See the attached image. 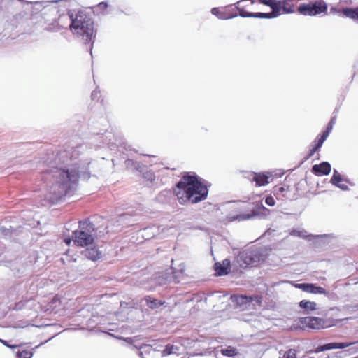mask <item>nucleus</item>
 Returning <instances> with one entry per match:
<instances>
[{"label": "nucleus", "instance_id": "obj_47", "mask_svg": "<svg viewBox=\"0 0 358 358\" xmlns=\"http://www.w3.org/2000/svg\"><path fill=\"white\" fill-rule=\"evenodd\" d=\"M318 150L317 149V148H315V146H313L310 150H309V153L308 155V157H307V159L310 158V157H312L315 153V152H317Z\"/></svg>", "mask_w": 358, "mask_h": 358}, {"label": "nucleus", "instance_id": "obj_49", "mask_svg": "<svg viewBox=\"0 0 358 358\" xmlns=\"http://www.w3.org/2000/svg\"><path fill=\"white\" fill-rule=\"evenodd\" d=\"M85 145H80L78 146L73 151V156L75 155L76 152H79L80 150H84V148H85Z\"/></svg>", "mask_w": 358, "mask_h": 358}, {"label": "nucleus", "instance_id": "obj_57", "mask_svg": "<svg viewBox=\"0 0 358 358\" xmlns=\"http://www.w3.org/2000/svg\"><path fill=\"white\" fill-rule=\"evenodd\" d=\"M357 308H358V305H357Z\"/></svg>", "mask_w": 358, "mask_h": 358}, {"label": "nucleus", "instance_id": "obj_43", "mask_svg": "<svg viewBox=\"0 0 358 358\" xmlns=\"http://www.w3.org/2000/svg\"><path fill=\"white\" fill-rule=\"evenodd\" d=\"M117 147H118L119 151L122 152V153H124V150L128 151V149L124 143H120V144L117 145Z\"/></svg>", "mask_w": 358, "mask_h": 358}, {"label": "nucleus", "instance_id": "obj_25", "mask_svg": "<svg viewBox=\"0 0 358 358\" xmlns=\"http://www.w3.org/2000/svg\"><path fill=\"white\" fill-rule=\"evenodd\" d=\"M343 14L348 17L358 20V8L344 9Z\"/></svg>", "mask_w": 358, "mask_h": 358}, {"label": "nucleus", "instance_id": "obj_18", "mask_svg": "<svg viewBox=\"0 0 358 358\" xmlns=\"http://www.w3.org/2000/svg\"><path fill=\"white\" fill-rule=\"evenodd\" d=\"M126 166L131 171H137L138 172H143L145 169V165L140 164L138 162L134 161L131 159H127L125 161Z\"/></svg>", "mask_w": 358, "mask_h": 358}, {"label": "nucleus", "instance_id": "obj_54", "mask_svg": "<svg viewBox=\"0 0 358 358\" xmlns=\"http://www.w3.org/2000/svg\"><path fill=\"white\" fill-rule=\"evenodd\" d=\"M48 3L47 1H43L41 3Z\"/></svg>", "mask_w": 358, "mask_h": 358}, {"label": "nucleus", "instance_id": "obj_31", "mask_svg": "<svg viewBox=\"0 0 358 358\" xmlns=\"http://www.w3.org/2000/svg\"><path fill=\"white\" fill-rule=\"evenodd\" d=\"M291 234L303 238H308L310 237V235H308L304 230L294 229L291 232Z\"/></svg>", "mask_w": 358, "mask_h": 358}, {"label": "nucleus", "instance_id": "obj_33", "mask_svg": "<svg viewBox=\"0 0 358 358\" xmlns=\"http://www.w3.org/2000/svg\"><path fill=\"white\" fill-rule=\"evenodd\" d=\"M282 358H297L296 357V351L294 349H289L286 351L283 355Z\"/></svg>", "mask_w": 358, "mask_h": 358}, {"label": "nucleus", "instance_id": "obj_23", "mask_svg": "<svg viewBox=\"0 0 358 358\" xmlns=\"http://www.w3.org/2000/svg\"><path fill=\"white\" fill-rule=\"evenodd\" d=\"M211 13L213 15L217 16L220 20H227L237 17V14L233 15L231 16H227L224 13L220 12L218 8H212Z\"/></svg>", "mask_w": 358, "mask_h": 358}, {"label": "nucleus", "instance_id": "obj_14", "mask_svg": "<svg viewBox=\"0 0 358 358\" xmlns=\"http://www.w3.org/2000/svg\"><path fill=\"white\" fill-rule=\"evenodd\" d=\"M82 254L87 259L96 261L101 257V252H100L96 248H87L83 252Z\"/></svg>", "mask_w": 358, "mask_h": 358}, {"label": "nucleus", "instance_id": "obj_29", "mask_svg": "<svg viewBox=\"0 0 358 358\" xmlns=\"http://www.w3.org/2000/svg\"><path fill=\"white\" fill-rule=\"evenodd\" d=\"M108 6V5L106 2L102 1L94 8V13H96L97 14L103 13Z\"/></svg>", "mask_w": 358, "mask_h": 358}, {"label": "nucleus", "instance_id": "obj_36", "mask_svg": "<svg viewBox=\"0 0 358 358\" xmlns=\"http://www.w3.org/2000/svg\"><path fill=\"white\" fill-rule=\"evenodd\" d=\"M236 8L239 11L237 16L239 15L242 17H252V13L247 12V11L244 10L243 9L239 8L238 7H236Z\"/></svg>", "mask_w": 358, "mask_h": 358}, {"label": "nucleus", "instance_id": "obj_35", "mask_svg": "<svg viewBox=\"0 0 358 358\" xmlns=\"http://www.w3.org/2000/svg\"><path fill=\"white\" fill-rule=\"evenodd\" d=\"M261 3L268 6L271 7L272 10L275 6L277 0H258Z\"/></svg>", "mask_w": 358, "mask_h": 358}, {"label": "nucleus", "instance_id": "obj_40", "mask_svg": "<svg viewBox=\"0 0 358 358\" xmlns=\"http://www.w3.org/2000/svg\"><path fill=\"white\" fill-rule=\"evenodd\" d=\"M151 350V347L150 345H144L143 347L141 348V351L139 352V355L141 357H142V358H144L142 355H143V352H150V350Z\"/></svg>", "mask_w": 358, "mask_h": 358}, {"label": "nucleus", "instance_id": "obj_19", "mask_svg": "<svg viewBox=\"0 0 358 358\" xmlns=\"http://www.w3.org/2000/svg\"><path fill=\"white\" fill-rule=\"evenodd\" d=\"M180 351V347L174 344H168L162 352L163 357L168 356L170 355H178Z\"/></svg>", "mask_w": 358, "mask_h": 358}, {"label": "nucleus", "instance_id": "obj_53", "mask_svg": "<svg viewBox=\"0 0 358 358\" xmlns=\"http://www.w3.org/2000/svg\"><path fill=\"white\" fill-rule=\"evenodd\" d=\"M59 1L58 0H55V1H52V3H57Z\"/></svg>", "mask_w": 358, "mask_h": 358}, {"label": "nucleus", "instance_id": "obj_34", "mask_svg": "<svg viewBox=\"0 0 358 358\" xmlns=\"http://www.w3.org/2000/svg\"><path fill=\"white\" fill-rule=\"evenodd\" d=\"M286 191V189L282 186H275L274 188V194L277 196H280L281 194L282 196H285L284 192Z\"/></svg>", "mask_w": 358, "mask_h": 358}, {"label": "nucleus", "instance_id": "obj_48", "mask_svg": "<svg viewBox=\"0 0 358 358\" xmlns=\"http://www.w3.org/2000/svg\"><path fill=\"white\" fill-rule=\"evenodd\" d=\"M324 141H322L320 138H317V143H315V145H314L315 148H317V150H319L322 144L324 143Z\"/></svg>", "mask_w": 358, "mask_h": 358}, {"label": "nucleus", "instance_id": "obj_3", "mask_svg": "<svg viewBox=\"0 0 358 358\" xmlns=\"http://www.w3.org/2000/svg\"><path fill=\"white\" fill-rule=\"evenodd\" d=\"M71 19L70 29L72 33L80 37L85 45L90 43L86 47L92 57V48L94 43V23L90 14L85 11L79 10L73 17V14L69 15Z\"/></svg>", "mask_w": 358, "mask_h": 358}, {"label": "nucleus", "instance_id": "obj_44", "mask_svg": "<svg viewBox=\"0 0 358 358\" xmlns=\"http://www.w3.org/2000/svg\"><path fill=\"white\" fill-rule=\"evenodd\" d=\"M0 231L5 236H8L10 234V229L5 227H0Z\"/></svg>", "mask_w": 358, "mask_h": 358}, {"label": "nucleus", "instance_id": "obj_6", "mask_svg": "<svg viewBox=\"0 0 358 358\" xmlns=\"http://www.w3.org/2000/svg\"><path fill=\"white\" fill-rule=\"evenodd\" d=\"M259 260V255L256 250L243 251L240 252L237 257V262L242 268H246L249 266H255Z\"/></svg>", "mask_w": 358, "mask_h": 358}, {"label": "nucleus", "instance_id": "obj_37", "mask_svg": "<svg viewBox=\"0 0 358 358\" xmlns=\"http://www.w3.org/2000/svg\"><path fill=\"white\" fill-rule=\"evenodd\" d=\"M303 287H305L303 292L314 294L315 285L310 284V283H306L305 285L303 286Z\"/></svg>", "mask_w": 358, "mask_h": 358}, {"label": "nucleus", "instance_id": "obj_24", "mask_svg": "<svg viewBox=\"0 0 358 358\" xmlns=\"http://www.w3.org/2000/svg\"><path fill=\"white\" fill-rule=\"evenodd\" d=\"M276 12L272 10L270 13H252V17L271 19L276 17Z\"/></svg>", "mask_w": 358, "mask_h": 358}, {"label": "nucleus", "instance_id": "obj_22", "mask_svg": "<svg viewBox=\"0 0 358 358\" xmlns=\"http://www.w3.org/2000/svg\"><path fill=\"white\" fill-rule=\"evenodd\" d=\"M159 229L155 226L143 229L142 231V236L148 239L155 236L158 232Z\"/></svg>", "mask_w": 358, "mask_h": 358}, {"label": "nucleus", "instance_id": "obj_41", "mask_svg": "<svg viewBox=\"0 0 358 358\" xmlns=\"http://www.w3.org/2000/svg\"><path fill=\"white\" fill-rule=\"evenodd\" d=\"M325 293H326V290L323 287L315 285L314 294H323Z\"/></svg>", "mask_w": 358, "mask_h": 358}, {"label": "nucleus", "instance_id": "obj_9", "mask_svg": "<svg viewBox=\"0 0 358 358\" xmlns=\"http://www.w3.org/2000/svg\"><path fill=\"white\" fill-rule=\"evenodd\" d=\"M92 322H96V326L95 327L96 331L101 333H104L108 336H112V334L110 332L112 331V322H110V318L108 316L102 315L101 317H93L90 322V324Z\"/></svg>", "mask_w": 358, "mask_h": 358}, {"label": "nucleus", "instance_id": "obj_13", "mask_svg": "<svg viewBox=\"0 0 358 358\" xmlns=\"http://www.w3.org/2000/svg\"><path fill=\"white\" fill-rule=\"evenodd\" d=\"M312 171L317 176L328 175L331 171V165L329 162H323L318 165H314Z\"/></svg>", "mask_w": 358, "mask_h": 358}, {"label": "nucleus", "instance_id": "obj_30", "mask_svg": "<svg viewBox=\"0 0 358 358\" xmlns=\"http://www.w3.org/2000/svg\"><path fill=\"white\" fill-rule=\"evenodd\" d=\"M34 352L30 350H22L17 352V358H31Z\"/></svg>", "mask_w": 358, "mask_h": 358}, {"label": "nucleus", "instance_id": "obj_27", "mask_svg": "<svg viewBox=\"0 0 358 358\" xmlns=\"http://www.w3.org/2000/svg\"><path fill=\"white\" fill-rule=\"evenodd\" d=\"M348 182V181L347 180L343 179L341 174L336 170H334V174L331 178V182L333 185H336L338 184V182Z\"/></svg>", "mask_w": 358, "mask_h": 358}, {"label": "nucleus", "instance_id": "obj_2", "mask_svg": "<svg viewBox=\"0 0 358 358\" xmlns=\"http://www.w3.org/2000/svg\"><path fill=\"white\" fill-rule=\"evenodd\" d=\"M174 191L180 204L199 203L205 200L208 193L206 185L194 174L183 176Z\"/></svg>", "mask_w": 358, "mask_h": 358}, {"label": "nucleus", "instance_id": "obj_45", "mask_svg": "<svg viewBox=\"0 0 358 358\" xmlns=\"http://www.w3.org/2000/svg\"><path fill=\"white\" fill-rule=\"evenodd\" d=\"M335 120H336L335 117L331 118V120H330V122L328 124L327 129L331 131L333 126L335 124Z\"/></svg>", "mask_w": 358, "mask_h": 358}, {"label": "nucleus", "instance_id": "obj_1", "mask_svg": "<svg viewBox=\"0 0 358 358\" xmlns=\"http://www.w3.org/2000/svg\"><path fill=\"white\" fill-rule=\"evenodd\" d=\"M36 169L42 173V180L47 189L45 199L56 203L76 190L80 176L89 177L90 162L76 160L69 157L65 150L51 154L45 160L37 162Z\"/></svg>", "mask_w": 358, "mask_h": 358}, {"label": "nucleus", "instance_id": "obj_42", "mask_svg": "<svg viewBox=\"0 0 358 358\" xmlns=\"http://www.w3.org/2000/svg\"><path fill=\"white\" fill-rule=\"evenodd\" d=\"M330 132H331L330 131H329L328 129H326V131H324L322 133V134L321 135V136L319 138H320L323 141H325L326 139L327 138V137L329 136Z\"/></svg>", "mask_w": 358, "mask_h": 358}, {"label": "nucleus", "instance_id": "obj_17", "mask_svg": "<svg viewBox=\"0 0 358 358\" xmlns=\"http://www.w3.org/2000/svg\"><path fill=\"white\" fill-rule=\"evenodd\" d=\"M256 208H257V210H253L252 214H240V215H237L236 217H234L231 219V220H238V221L249 220L252 216L258 214L257 210L268 211V209L265 208L262 203H260V204L257 203L256 205Z\"/></svg>", "mask_w": 358, "mask_h": 358}, {"label": "nucleus", "instance_id": "obj_21", "mask_svg": "<svg viewBox=\"0 0 358 358\" xmlns=\"http://www.w3.org/2000/svg\"><path fill=\"white\" fill-rule=\"evenodd\" d=\"M299 306L306 310L308 313L310 311H313L317 309V303L313 301H309L306 300H302L299 303Z\"/></svg>", "mask_w": 358, "mask_h": 358}, {"label": "nucleus", "instance_id": "obj_32", "mask_svg": "<svg viewBox=\"0 0 358 358\" xmlns=\"http://www.w3.org/2000/svg\"><path fill=\"white\" fill-rule=\"evenodd\" d=\"M29 302V301H20L17 303H15V306L12 308L13 310H20L26 307V305Z\"/></svg>", "mask_w": 358, "mask_h": 358}, {"label": "nucleus", "instance_id": "obj_46", "mask_svg": "<svg viewBox=\"0 0 358 358\" xmlns=\"http://www.w3.org/2000/svg\"><path fill=\"white\" fill-rule=\"evenodd\" d=\"M336 186L342 190H348V189L347 185L343 183V182H338V184L336 185Z\"/></svg>", "mask_w": 358, "mask_h": 358}, {"label": "nucleus", "instance_id": "obj_38", "mask_svg": "<svg viewBox=\"0 0 358 358\" xmlns=\"http://www.w3.org/2000/svg\"><path fill=\"white\" fill-rule=\"evenodd\" d=\"M266 203L269 206H273L275 204V201L272 196H268L266 198Z\"/></svg>", "mask_w": 358, "mask_h": 358}, {"label": "nucleus", "instance_id": "obj_8", "mask_svg": "<svg viewBox=\"0 0 358 358\" xmlns=\"http://www.w3.org/2000/svg\"><path fill=\"white\" fill-rule=\"evenodd\" d=\"M326 5H321L317 3H302L299 6L298 11L304 15H316L327 10Z\"/></svg>", "mask_w": 358, "mask_h": 358}, {"label": "nucleus", "instance_id": "obj_4", "mask_svg": "<svg viewBox=\"0 0 358 358\" xmlns=\"http://www.w3.org/2000/svg\"><path fill=\"white\" fill-rule=\"evenodd\" d=\"M95 235L94 224L89 219H86L79 222V228L73 232L72 239L75 244L87 247L94 243Z\"/></svg>", "mask_w": 358, "mask_h": 358}, {"label": "nucleus", "instance_id": "obj_15", "mask_svg": "<svg viewBox=\"0 0 358 358\" xmlns=\"http://www.w3.org/2000/svg\"><path fill=\"white\" fill-rule=\"evenodd\" d=\"M215 271L218 275H223L229 273L231 270L230 261L225 259L222 261V263L215 264Z\"/></svg>", "mask_w": 358, "mask_h": 358}, {"label": "nucleus", "instance_id": "obj_28", "mask_svg": "<svg viewBox=\"0 0 358 358\" xmlns=\"http://www.w3.org/2000/svg\"><path fill=\"white\" fill-rule=\"evenodd\" d=\"M221 352L223 355L227 357H233L237 355V350L231 346H228L221 350Z\"/></svg>", "mask_w": 358, "mask_h": 358}, {"label": "nucleus", "instance_id": "obj_56", "mask_svg": "<svg viewBox=\"0 0 358 358\" xmlns=\"http://www.w3.org/2000/svg\"><path fill=\"white\" fill-rule=\"evenodd\" d=\"M43 345V343H41L40 345ZM39 346V345L38 346H36V348H38Z\"/></svg>", "mask_w": 358, "mask_h": 358}, {"label": "nucleus", "instance_id": "obj_55", "mask_svg": "<svg viewBox=\"0 0 358 358\" xmlns=\"http://www.w3.org/2000/svg\"><path fill=\"white\" fill-rule=\"evenodd\" d=\"M341 1L347 2L348 0H341Z\"/></svg>", "mask_w": 358, "mask_h": 358}, {"label": "nucleus", "instance_id": "obj_11", "mask_svg": "<svg viewBox=\"0 0 358 358\" xmlns=\"http://www.w3.org/2000/svg\"><path fill=\"white\" fill-rule=\"evenodd\" d=\"M120 308L121 311L116 313L115 315L118 320L121 321L129 319V317L132 316V314L137 311V310L131 306H129V304L126 302H121Z\"/></svg>", "mask_w": 358, "mask_h": 358}, {"label": "nucleus", "instance_id": "obj_10", "mask_svg": "<svg viewBox=\"0 0 358 358\" xmlns=\"http://www.w3.org/2000/svg\"><path fill=\"white\" fill-rule=\"evenodd\" d=\"M275 13L276 17L282 14L292 13L294 12L293 6L289 1H276L275 7L273 8V13Z\"/></svg>", "mask_w": 358, "mask_h": 358}, {"label": "nucleus", "instance_id": "obj_16", "mask_svg": "<svg viewBox=\"0 0 358 358\" xmlns=\"http://www.w3.org/2000/svg\"><path fill=\"white\" fill-rule=\"evenodd\" d=\"M271 176L270 173H253L252 180L256 182L258 186H264L268 183V178Z\"/></svg>", "mask_w": 358, "mask_h": 358}, {"label": "nucleus", "instance_id": "obj_7", "mask_svg": "<svg viewBox=\"0 0 358 358\" xmlns=\"http://www.w3.org/2000/svg\"><path fill=\"white\" fill-rule=\"evenodd\" d=\"M301 322L304 327L313 329L328 328L334 325L332 321L316 317H306L302 318Z\"/></svg>", "mask_w": 358, "mask_h": 358}, {"label": "nucleus", "instance_id": "obj_12", "mask_svg": "<svg viewBox=\"0 0 358 358\" xmlns=\"http://www.w3.org/2000/svg\"><path fill=\"white\" fill-rule=\"evenodd\" d=\"M352 343H330L317 347L315 350V352L319 353L326 350H330L333 349H343L350 346Z\"/></svg>", "mask_w": 358, "mask_h": 358}, {"label": "nucleus", "instance_id": "obj_26", "mask_svg": "<svg viewBox=\"0 0 358 358\" xmlns=\"http://www.w3.org/2000/svg\"><path fill=\"white\" fill-rule=\"evenodd\" d=\"M146 169L147 168L145 166L143 171L141 173L143 174V178L144 179H145L150 183H152L155 179V173L152 171H148Z\"/></svg>", "mask_w": 358, "mask_h": 358}, {"label": "nucleus", "instance_id": "obj_50", "mask_svg": "<svg viewBox=\"0 0 358 358\" xmlns=\"http://www.w3.org/2000/svg\"><path fill=\"white\" fill-rule=\"evenodd\" d=\"M99 94V92L96 90L92 91V92L91 94L92 99L94 100L95 99H97Z\"/></svg>", "mask_w": 358, "mask_h": 358}, {"label": "nucleus", "instance_id": "obj_20", "mask_svg": "<svg viewBox=\"0 0 358 358\" xmlns=\"http://www.w3.org/2000/svg\"><path fill=\"white\" fill-rule=\"evenodd\" d=\"M144 300L145 301L147 306L151 309L157 308L164 303V301L152 298L150 296H145Z\"/></svg>", "mask_w": 358, "mask_h": 358}, {"label": "nucleus", "instance_id": "obj_52", "mask_svg": "<svg viewBox=\"0 0 358 358\" xmlns=\"http://www.w3.org/2000/svg\"><path fill=\"white\" fill-rule=\"evenodd\" d=\"M64 242L66 245H69L71 243V239L70 238H66L64 239Z\"/></svg>", "mask_w": 358, "mask_h": 358}, {"label": "nucleus", "instance_id": "obj_39", "mask_svg": "<svg viewBox=\"0 0 358 358\" xmlns=\"http://www.w3.org/2000/svg\"><path fill=\"white\" fill-rule=\"evenodd\" d=\"M0 342L3 344L5 346H6L7 348H11V349H14V348H16L18 347V345H10L8 343V342L6 340H3V339H1L0 338ZM21 345H19V346H20Z\"/></svg>", "mask_w": 358, "mask_h": 358}, {"label": "nucleus", "instance_id": "obj_5", "mask_svg": "<svg viewBox=\"0 0 358 358\" xmlns=\"http://www.w3.org/2000/svg\"><path fill=\"white\" fill-rule=\"evenodd\" d=\"M231 302L242 310L255 308L257 306H260L262 298L259 295L246 296V295H232L230 297Z\"/></svg>", "mask_w": 358, "mask_h": 358}, {"label": "nucleus", "instance_id": "obj_51", "mask_svg": "<svg viewBox=\"0 0 358 358\" xmlns=\"http://www.w3.org/2000/svg\"><path fill=\"white\" fill-rule=\"evenodd\" d=\"M305 284L306 283L296 284L294 286H295V287L301 289L303 291H304L305 287H303V286L305 285Z\"/></svg>", "mask_w": 358, "mask_h": 358}]
</instances>
